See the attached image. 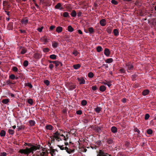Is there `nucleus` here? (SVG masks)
I'll return each mask as SVG.
<instances>
[{
    "instance_id": "28",
    "label": "nucleus",
    "mask_w": 156,
    "mask_h": 156,
    "mask_svg": "<svg viewBox=\"0 0 156 156\" xmlns=\"http://www.w3.org/2000/svg\"><path fill=\"white\" fill-rule=\"evenodd\" d=\"M113 59L112 58H108L105 60V62L107 63H110L113 62Z\"/></svg>"
},
{
    "instance_id": "1",
    "label": "nucleus",
    "mask_w": 156,
    "mask_h": 156,
    "mask_svg": "<svg viewBox=\"0 0 156 156\" xmlns=\"http://www.w3.org/2000/svg\"><path fill=\"white\" fill-rule=\"evenodd\" d=\"M61 134V132H58V131L53 133V135L50 136V138L51 139V142L52 143H54L55 140H56L57 142H59L60 141H62V139L60 137Z\"/></svg>"
},
{
    "instance_id": "9",
    "label": "nucleus",
    "mask_w": 156,
    "mask_h": 156,
    "mask_svg": "<svg viewBox=\"0 0 156 156\" xmlns=\"http://www.w3.org/2000/svg\"><path fill=\"white\" fill-rule=\"evenodd\" d=\"M19 152L21 154H24L28 155L27 147L25 149H21L20 150Z\"/></svg>"
},
{
    "instance_id": "54",
    "label": "nucleus",
    "mask_w": 156,
    "mask_h": 156,
    "mask_svg": "<svg viewBox=\"0 0 156 156\" xmlns=\"http://www.w3.org/2000/svg\"><path fill=\"white\" fill-rule=\"evenodd\" d=\"M150 117V115L148 114H146L145 115L144 119L145 120H147Z\"/></svg>"
},
{
    "instance_id": "63",
    "label": "nucleus",
    "mask_w": 156,
    "mask_h": 156,
    "mask_svg": "<svg viewBox=\"0 0 156 156\" xmlns=\"http://www.w3.org/2000/svg\"><path fill=\"white\" fill-rule=\"evenodd\" d=\"M97 89V87L96 86H93L92 87V90L94 91L96 90Z\"/></svg>"
},
{
    "instance_id": "50",
    "label": "nucleus",
    "mask_w": 156,
    "mask_h": 156,
    "mask_svg": "<svg viewBox=\"0 0 156 156\" xmlns=\"http://www.w3.org/2000/svg\"><path fill=\"white\" fill-rule=\"evenodd\" d=\"M6 84L7 85H12V82L10 81L9 80H7L6 82Z\"/></svg>"
},
{
    "instance_id": "24",
    "label": "nucleus",
    "mask_w": 156,
    "mask_h": 156,
    "mask_svg": "<svg viewBox=\"0 0 156 156\" xmlns=\"http://www.w3.org/2000/svg\"><path fill=\"white\" fill-rule=\"evenodd\" d=\"M28 20L27 19H23L21 20V22L23 24H26L28 23Z\"/></svg>"
},
{
    "instance_id": "46",
    "label": "nucleus",
    "mask_w": 156,
    "mask_h": 156,
    "mask_svg": "<svg viewBox=\"0 0 156 156\" xmlns=\"http://www.w3.org/2000/svg\"><path fill=\"white\" fill-rule=\"evenodd\" d=\"M119 71L120 73H125L126 71L123 68H121L119 69Z\"/></svg>"
},
{
    "instance_id": "47",
    "label": "nucleus",
    "mask_w": 156,
    "mask_h": 156,
    "mask_svg": "<svg viewBox=\"0 0 156 156\" xmlns=\"http://www.w3.org/2000/svg\"><path fill=\"white\" fill-rule=\"evenodd\" d=\"M44 82L47 86H48L50 84V82L48 80H44Z\"/></svg>"
},
{
    "instance_id": "20",
    "label": "nucleus",
    "mask_w": 156,
    "mask_h": 156,
    "mask_svg": "<svg viewBox=\"0 0 156 156\" xmlns=\"http://www.w3.org/2000/svg\"><path fill=\"white\" fill-rule=\"evenodd\" d=\"M6 134L5 131L3 130H1L0 133V136H1L4 137L5 136Z\"/></svg>"
},
{
    "instance_id": "23",
    "label": "nucleus",
    "mask_w": 156,
    "mask_h": 156,
    "mask_svg": "<svg viewBox=\"0 0 156 156\" xmlns=\"http://www.w3.org/2000/svg\"><path fill=\"white\" fill-rule=\"evenodd\" d=\"M57 56L54 54H52L49 56V58L53 60H55L56 59Z\"/></svg>"
},
{
    "instance_id": "44",
    "label": "nucleus",
    "mask_w": 156,
    "mask_h": 156,
    "mask_svg": "<svg viewBox=\"0 0 156 156\" xmlns=\"http://www.w3.org/2000/svg\"><path fill=\"white\" fill-rule=\"evenodd\" d=\"M102 48L101 46H98L97 48V50L98 52H100L102 51Z\"/></svg>"
},
{
    "instance_id": "25",
    "label": "nucleus",
    "mask_w": 156,
    "mask_h": 156,
    "mask_svg": "<svg viewBox=\"0 0 156 156\" xmlns=\"http://www.w3.org/2000/svg\"><path fill=\"white\" fill-rule=\"evenodd\" d=\"M58 43L55 41H54L52 43V46L54 48H56L58 46Z\"/></svg>"
},
{
    "instance_id": "18",
    "label": "nucleus",
    "mask_w": 156,
    "mask_h": 156,
    "mask_svg": "<svg viewBox=\"0 0 156 156\" xmlns=\"http://www.w3.org/2000/svg\"><path fill=\"white\" fill-rule=\"evenodd\" d=\"M111 130L113 133H115L117 132V129L116 127L112 126L111 127Z\"/></svg>"
},
{
    "instance_id": "38",
    "label": "nucleus",
    "mask_w": 156,
    "mask_h": 156,
    "mask_svg": "<svg viewBox=\"0 0 156 156\" xmlns=\"http://www.w3.org/2000/svg\"><path fill=\"white\" fill-rule=\"evenodd\" d=\"M106 31L109 34H110L112 32V28L109 27H108L106 29Z\"/></svg>"
},
{
    "instance_id": "7",
    "label": "nucleus",
    "mask_w": 156,
    "mask_h": 156,
    "mask_svg": "<svg viewBox=\"0 0 156 156\" xmlns=\"http://www.w3.org/2000/svg\"><path fill=\"white\" fill-rule=\"evenodd\" d=\"M104 53L106 56L108 57L110 55V51L108 49L105 48L104 51Z\"/></svg>"
},
{
    "instance_id": "35",
    "label": "nucleus",
    "mask_w": 156,
    "mask_h": 156,
    "mask_svg": "<svg viewBox=\"0 0 156 156\" xmlns=\"http://www.w3.org/2000/svg\"><path fill=\"white\" fill-rule=\"evenodd\" d=\"M69 154H70L71 153H73L74 151V150H72L70 149V148H69V150H67L66 151Z\"/></svg>"
},
{
    "instance_id": "49",
    "label": "nucleus",
    "mask_w": 156,
    "mask_h": 156,
    "mask_svg": "<svg viewBox=\"0 0 156 156\" xmlns=\"http://www.w3.org/2000/svg\"><path fill=\"white\" fill-rule=\"evenodd\" d=\"M111 2L112 4L115 5H117L118 3V2L115 0H112Z\"/></svg>"
},
{
    "instance_id": "61",
    "label": "nucleus",
    "mask_w": 156,
    "mask_h": 156,
    "mask_svg": "<svg viewBox=\"0 0 156 156\" xmlns=\"http://www.w3.org/2000/svg\"><path fill=\"white\" fill-rule=\"evenodd\" d=\"M59 63H60V62L56 61V62L55 63V66L56 67H58V66H59Z\"/></svg>"
},
{
    "instance_id": "51",
    "label": "nucleus",
    "mask_w": 156,
    "mask_h": 156,
    "mask_svg": "<svg viewBox=\"0 0 156 156\" xmlns=\"http://www.w3.org/2000/svg\"><path fill=\"white\" fill-rule=\"evenodd\" d=\"M43 41L44 44L48 42V41L47 38L45 37V36L44 37V39H43Z\"/></svg>"
},
{
    "instance_id": "14",
    "label": "nucleus",
    "mask_w": 156,
    "mask_h": 156,
    "mask_svg": "<svg viewBox=\"0 0 156 156\" xmlns=\"http://www.w3.org/2000/svg\"><path fill=\"white\" fill-rule=\"evenodd\" d=\"M62 28L60 27L59 26L57 27L56 29V31L58 32V33H59L62 32Z\"/></svg>"
},
{
    "instance_id": "39",
    "label": "nucleus",
    "mask_w": 156,
    "mask_h": 156,
    "mask_svg": "<svg viewBox=\"0 0 156 156\" xmlns=\"http://www.w3.org/2000/svg\"><path fill=\"white\" fill-rule=\"evenodd\" d=\"M9 79L13 80L15 79L16 76L12 74L9 76Z\"/></svg>"
},
{
    "instance_id": "5",
    "label": "nucleus",
    "mask_w": 156,
    "mask_h": 156,
    "mask_svg": "<svg viewBox=\"0 0 156 156\" xmlns=\"http://www.w3.org/2000/svg\"><path fill=\"white\" fill-rule=\"evenodd\" d=\"M126 67L127 68V72H129L128 70H132L133 69L134 67L131 63L126 64Z\"/></svg>"
},
{
    "instance_id": "12",
    "label": "nucleus",
    "mask_w": 156,
    "mask_h": 156,
    "mask_svg": "<svg viewBox=\"0 0 156 156\" xmlns=\"http://www.w3.org/2000/svg\"><path fill=\"white\" fill-rule=\"evenodd\" d=\"M149 90L147 89L143 90L142 92V94L143 96H145L148 95L149 93Z\"/></svg>"
},
{
    "instance_id": "11",
    "label": "nucleus",
    "mask_w": 156,
    "mask_h": 156,
    "mask_svg": "<svg viewBox=\"0 0 156 156\" xmlns=\"http://www.w3.org/2000/svg\"><path fill=\"white\" fill-rule=\"evenodd\" d=\"M100 23L102 26H104L106 24V21L105 19H101L100 21Z\"/></svg>"
},
{
    "instance_id": "57",
    "label": "nucleus",
    "mask_w": 156,
    "mask_h": 156,
    "mask_svg": "<svg viewBox=\"0 0 156 156\" xmlns=\"http://www.w3.org/2000/svg\"><path fill=\"white\" fill-rule=\"evenodd\" d=\"M64 145H57V146L61 150H64V147H63Z\"/></svg>"
},
{
    "instance_id": "40",
    "label": "nucleus",
    "mask_w": 156,
    "mask_h": 156,
    "mask_svg": "<svg viewBox=\"0 0 156 156\" xmlns=\"http://www.w3.org/2000/svg\"><path fill=\"white\" fill-rule=\"evenodd\" d=\"M81 104L83 106H85L87 104V101L85 100H83L81 101Z\"/></svg>"
},
{
    "instance_id": "36",
    "label": "nucleus",
    "mask_w": 156,
    "mask_h": 156,
    "mask_svg": "<svg viewBox=\"0 0 156 156\" xmlns=\"http://www.w3.org/2000/svg\"><path fill=\"white\" fill-rule=\"evenodd\" d=\"M79 53L78 52V51L76 50L75 49L73 50V51L72 53L75 56L77 55Z\"/></svg>"
},
{
    "instance_id": "29",
    "label": "nucleus",
    "mask_w": 156,
    "mask_h": 156,
    "mask_svg": "<svg viewBox=\"0 0 156 156\" xmlns=\"http://www.w3.org/2000/svg\"><path fill=\"white\" fill-rule=\"evenodd\" d=\"M71 15L73 17H75L76 15V11L74 10H73L71 13Z\"/></svg>"
},
{
    "instance_id": "3",
    "label": "nucleus",
    "mask_w": 156,
    "mask_h": 156,
    "mask_svg": "<svg viewBox=\"0 0 156 156\" xmlns=\"http://www.w3.org/2000/svg\"><path fill=\"white\" fill-rule=\"evenodd\" d=\"M96 153H97V156H105L106 154H108V153H105L104 151L101 149L97 151Z\"/></svg>"
},
{
    "instance_id": "8",
    "label": "nucleus",
    "mask_w": 156,
    "mask_h": 156,
    "mask_svg": "<svg viewBox=\"0 0 156 156\" xmlns=\"http://www.w3.org/2000/svg\"><path fill=\"white\" fill-rule=\"evenodd\" d=\"M69 89L70 90H73L76 87V85H73L71 83H69Z\"/></svg>"
},
{
    "instance_id": "16",
    "label": "nucleus",
    "mask_w": 156,
    "mask_h": 156,
    "mask_svg": "<svg viewBox=\"0 0 156 156\" xmlns=\"http://www.w3.org/2000/svg\"><path fill=\"white\" fill-rule=\"evenodd\" d=\"M102 109V108L100 107H97L96 108H94V111L95 112L98 113H99Z\"/></svg>"
},
{
    "instance_id": "21",
    "label": "nucleus",
    "mask_w": 156,
    "mask_h": 156,
    "mask_svg": "<svg viewBox=\"0 0 156 156\" xmlns=\"http://www.w3.org/2000/svg\"><path fill=\"white\" fill-rule=\"evenodd\" d=\"M29 123L30 124V126H34L35 124V122L34 120H30L29 121Z\"/></svg>"
},
{
    "instance_id": "4",
    "label": "nucleus",
    "mask_w": 156,
    "mask_h": 156,
    "mask_svg": "<svg viewBox=\"0 0 156 156\" xmlns=\"http://www.w3.org/2000/svg\"><path fill=\"white\" fill-rule=\"evenodd\" d=\"M55 8L56 9H59L60 10H62L64 9V8L62 6V4L61 3H58L55 6Z\"/></svg>"
},
{
    "instance_id": "6",
    "label": "nucleus",
    "mask_w": 156,
    "mask_h": 156,
    "mask_svg": "<svg viewBox=\"0 0 156 156\" xmlns=\"http://www.w3.org/2000/svg\"><path fill=\"white\" fill-rule=\"evenodd\" d=\"M7 28L9 30H12L13 29V22H10L9 23L7 26Z\"/></svg>"
},
{
    "instance_id": "10",
    "label": "nucleus",
    "mask_w": 156,
    "mask_h": 156,
    "mask_svg": "<svg viewBox=\"0 0 156 156\" xmlns=\"http://www.w3.org/2000/svg\"><path fill=\"white\" fill-rule=\"evenodd\" d=\"M77 80L79 82H80V84H83L85 83V80L82 77L81 78H78Z\"/></svg>"
},
{
    "instance_id": "32",
    "label": "nucleus",
    "mask_w": 156,
    "mask_h": 156,
    "mask_svg": "<svg viewBox=\"0 0 156 156\" xmlns=\"http://www.w3.org/2000/svg\"><path fill=\"white\" fill-rule=\"evenodd\" d=\"M88 30L90 34H92L94 33V30L92 27H90L88 28Z\"/></svg>"
},
{
    "instance_id": "2",
    "label": "nucleus",
    "mask_w": 156,
    "mask_h": 156,
    "mask_svg": "<svg viewBox=\"0 0 156 156\" xmlns=\"http://www.w3.org/2000/svg\"><path fill=\"white\" fill-rule=\"evenodd\" d=\"M40 146L41 145H39L37 146L33 145L30 148H28L27 147L28 154L29 155V154L31 153L33 154L34 151H35L37 150H39L40 149Z\"/></svg>"
},
{
    "instance_id": "30",
    "label": "nucleus",
    "mask_w": 156,
    "mask_h": 156,
    "mask_svg": "<svg viewBox=\"0 0 156 156\" xmlns=\"http://www.w3.org/2000/svg\"><path fill=\"white\" fill-rule=\"evenodd\" d=\"M80 65L79 64L74 65L73 66V67L74 69H79L80 67Z\"/></svg>"
},
{
    "instance_id": "37",
    "label": "nucleus",
    "mask_w": 156,
    "mask_h": 156,
    "mask_svg": "<svg viewBox=\"0 0 156 156\" xmlns=\"http://www.w3.org/2000/svg\"><path fill=\"white\" fill-rule=\"evenodd\" d=\"M94 76V73L91 72L89 73L88 74V76L89 78H92Z\"/></svg>"
},
{
    "instance_id": "19",
    "label": "nucleus",
    "mask_w": 156,
    "mask_h": 156,
    "mask_svg": "<svg viewBox=\"0 0 156 156\" xmlns=\"http://www.w3.org/2000/svg\"><path fill=\"white\" fill-rule=\"evenodd\" d=\"M63 16L64 17L69 18L70 17L69 13L67 12H64L63 14Z\"/></svg>"
},
{
    "instance_id": "31",
    "label": "nucleus",
    "mask_w": 156,
    "mask_h": 156,
    "mask_svg": "<svg viewBox=\"0 0 156 156\" xmlns=\"http://www.w3.org/2000/svg\"><path fill=\"white\" fill-rule=\"evenodd\" d=\"M17 127H18V128H17V130L18 131H19L23 129H24L25 128V126L24 125H21L20 126H17Z\"/></svg>"
},
{
    "instance_id": "58",
    "label": "nucleus",
    "mask_w": 156,
    "mask_h": 156,
    "mask_svg": "<svg viewBox=\"0 0 156 156\" xmlns=\"http://www.w3.org/2000/svg\"><path fill=\"white\" fill-rule=\"evenodd\" d=\"M7 154L5 152H1L0 153V156H6Z\"/></svg>"
},
{
    "instance_id": "59",
    "label": "nucleus",
    "mask_w": 156,
    "mask_h": 156,
    "mask_svg": "<svg viewBox=\"0 0 156 156\" xmlns=\"http://www.w3.org/2000/svg\"><path fill=\"white\" fill-rule=\"evenodd\" d=\"M19 31L22 34H27V32L25 30H22L21 29H20L19 30Z\"/></svg>"
},
{
    "instance_id": "26",
    "label": "nucleus",
    "mask_w": 156,
    "mask_h": 156,
    "mask_svg": "<svg viewBox=\"0 0 156 156\" xmlns=\"http://www.w3.org/2000/svg\"><path fill=\"white\" fill-rule=\"evenodd\" d=\"M68 30L69 32H72L73 31L74 29L71 25H69L68 27Z\"/></svg>"
},
{
    "instance_id": "33",
    "label": "nucleus",
    "mask_w": 156,
    "mask_h": 156,
    "mask_svg": "<svg viewBox=\"0 0 156 156\" xmlns=\"http://www.w3.org/2000/svg\"><path fill=\"white\" fill-rule=\"evenodd\" d=\"M25 86H28L31 89L33 87V86L30 83H25Z\"/></svg>"
},
{
    "instance_id": "42",
    "label": "nucleus",
    "mask_w": 156,
    "mask_h": 156,
    "mask_svg": "<svg viewBox=\"0 0 156 156\" xmlns=\"http://www.w3.org/2000/svg\"><path fill=\"white\" fill-rule=\"evenodd\" d=\"M152 132H153L152 130L150 129H147V133L148 134H151L152 133Z\"/></svg>"
},
{
    "instance_id": "13",
    "label": "nucleus",
    "mask_w": 156,
    "mask_h": 156,
    "mask_svg": "<svg viewBox=\"0 0 156 156\" xmlns=\"http://www.w3.org/2000/svg\"><path fill=\"white\" fill-rule=\"evenodd\" d=\"M45 128L47 129L51 130L53 129V127L51 125H48L46 126Z\"/></svg>"
},
{
    "instance_id": "41",
    "label": "nucleus",
    "mask_w": 156,
    "mask_h": 156,
    "mask_svg": "<svg viewBox=\"0 0 156 156\" xmlns=\"http://www.w3.org/2000/svg\"><path fill=\"white\" fill-rule=\"evenodd\" d=\"M28 62L27 60H25L23 63V66L26 67L28 66Z\"/></svg>"
},
{
    "instance_id": "45",
    "label": "nucleus",
    "mask_w": 156,
    "mask_h": 156,
    "mask_svg": "<svg viewBox=\"0 0 156 156\" xmlns=\"http://www.w3.org/2000/svg\"><path fill=\"white\" fill-rule=\"evenodd\" d=\"M8 133L10 134L13 135L15 131L12 129H9L8 130Z\"/></svg>"
},
{
    "instance_id": "48",
    "label": "nucleus",
    "mask_w": 156,
    "mask_h": 156,
    "mask_svg": "<svg viewBox=\"0 0 156 156\" xmlns=\"http://www.w3.org/2000/svg\"><path fill=\"white\" fill-rule=\"evenodd\" d=\"M96 144L97 145V147H99L101 144V142L100 140L98 141L96 143Z\"/></svg>"
},
{
    "instance_id": "64",
    "label": "nucleus",
    "mask_w": 156,
    "mask_h": 156,
    "mask_svg": "<svg viewBox=\"0 0 156 156\" xmlns=\"http://www.w3.org/2000/svg\"><path fill=\"white\" fill-rule=\"evenodd\" d=\"M43 28V27H39L38 28L37 30L40 32H41L42 30V29Z\"/></svg>"
},
{
    "instance_id": "27",
    "label": "nucleus",
    "mask_w": 156,
    "mask_h": 156,
    "mask_svg": "<svg viewBox=\"0 0 156 156\" xmlns=\"http://www.w3.org/2000/svg\"><path fill=\"white\" fill-rule=\"evenodd\" d=\"M9 102V99H5L2 100V102L3 104H6Z\"/></svg>"
},
{
    "instance_id": "56",
    "label": "nucleus",
    "mask_w": 156,
    "mask_h": 156,
    "mask_svg": "<svg viewBox=\"0 0 156 156\" xmlns=\"http://www.w3.org/2000/svg\"><path fill=\"white\" fill-rule=\"evenodd\" d=\"M27 52V51L26 49H22L21 51V54H24L25 53Z\"/></svg>"
},
{
    "instance_id": "15",
    "label": "nucleus",
    "mask_w": 156,
    "mask_h": 156,
    "mask_svg": "<svg viewBox=\"0 0 156 156\" xmlns=\"http://www.w3.org/2000/svg\"><path fill=\"white\" fill-rule=\"evenodd\" d=\"M106 89V87L104 85H101L99 87V90L101 91L104 92L105 90Z\"/></svg>"
},
{
    "instance_id": "34",
    "label": "nucleus",
    "mask_w": 156,
    "mask_h": 156,
    "mask_svg": "<svg viewBox=\"0 0 156 156\" xmlns=\"http://www.w3.org/2000/svg\"><path fill=\"white\" fill-rule=\"evenodd\" d=\"M34 58L36 59H38L40 58V55L37 53H35L34 54Z\"/></svg>"
},
{
    "instance_id": "52",
    "label": "nucleus",
    "mask_w": 156,
    "mask_h": 156,
    "mask_svg": "<svg viewBox=\"0 0 156 156\" xmlns=\"http://www.w3.org/2000/svg\"><path fill=\"white\" fill-rule=\"evenodd\" d=\"M12 69L13 71L15 72H16L18 71V68L16 66H13L12 68Z\"/></svg>"
},
{
    "instance_id": "53",
    "label": "nucleus",
    "mask_w": 156,
    "mask_h": 156,
    "mask_svg": "<svg viewBox=\"0 0 156 156\" xmlns=\"http://www.w3.org/2000/svg\"><path fill=\"white\" fill-rule=\"evenodd\" d=\"M61 136L62 137H63V138L62 139L63 140L65 141H66L68 140L67 139H66V137L63 134H61Z\"/></svg>"
},
{
    "instance_id": "60",
    "label": "nucleus",
    "mask_w": 156,
    "mask_h": 156,
    "mask_svg": "<svg viewBox=\"0 0 156 156\" xmlns=\"http://www.w3.org/2000/svg\"><path fill=\"white\" fill-rule=\"evenodd\" d=\"M49 49L47 48H44L43 49V51L45 52H48L49 51Z\"/></svg>"
},
{
    "instance_id": "43",
    "label": "nucleus",
    "mask_w": 156,
    "mask_h": 156,
    "mask_svg": "<svg viewBox=\"0 0 156 156\" xmlns=\"http://www.w3.org/2000/svg\"><path fill=\"white\" fill-rule=\"evenodd\" d=\"M27 102L28 103L31 105H32L33 104V100L31 98H30L28 99Z\"/></svg>"
},
{
    "instance_id": "62",
    "label": "nucleus",
    "mask_w": 156,
    "mask_h": 156,
    "mask_svg": "<svg viewBox=\"0 0 156 156\" xmlns=\"http://www.w3.org/2000/svg\"><path fill=\"white\" fill-rule=\"evenodd\" d=\"M76 113L78 115H81L82 114V112L81 110H77L76 112Z\"/></svg>"
},
{
    "instance_id": "55",
    "label": "nucleus",
    "mask_w": 156,
    "mask_h": 156,
    "mask_svg": "<svg viewBox=\"0 0 156 156\" xmlns=\"http://www.w3.org/2000/svg\"><path fill=\"white\" fill-rule=\"evenodd\" d=\"M55 151H57L56 149H51L50 150V153L51 154H53L55 153Z\"/></svg>"
},
{
    "instance_id": "17",
    "label": "nucleus",
    "mask_w": 156,
    "mask_h": 156,
    "mask_svg": "<svg viewBox=\"0 0 156 156\" xmlns=\"http://www.w3.org/2000/svg\"><path fill=\"white\" fill-rule=\"evenodd\" d=\"M107 144H112L114 143L113 140L111 138H109L107 139Z\"/></svg>"
},
{
    "instance_id": "22",
    "label": "nucleus",
    "mask_w": 156,
    "mask_h": 156,
    "mask_svg": "<svg viewBox=\"0 0 156 156\" xmlns=\"http://www.w3.org/2000/svg\"><path fill=\"white\" fill-rule=\"evenodd\" d=\"M113 33L114 34V35L117 36L119 35V32L118 30L117 29H115L113 30Z\"/></svg>"
}]
</instances>
